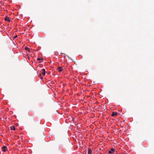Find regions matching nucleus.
<instances>
[{
    "label": "nucleus",
    "mask_w": 154,
    "mask_h": 154,
    "mask_svg": "<svg viewBox=\"0 0 154 154\" xmlns=\"http://www.w3.org/2000/svg\"><path fill=\"white\" fill-rule=\"evenodd\" d=\"M115 152V149H111L108 151L109 154H111Z\"/></svg>",
    "instance_id": "obj_1"
},
{
    "label": "nucleus",
    "mask_w": 154,
    "mask_h": 154,
    "mask_svg": "<svg viewBox=\"0 0 154 154\" xmlns=\"http://www.w3.org/2000/svg\"><path fill=\"white\" fill-rule=\"evenodd\" d=\"M2 149H3V151L5 152L6 151V150L7 149V148L6 146H4L2 147Z\"/></svg>",
    "instance_id": "obj_2"
},
{
    "label": "nucleus",
    "mask_w": 154,
    "mask_h": 154,
    "mask_svg": "<svg viewBox=\"0 0 154 154\" xmlns=\"http://www.w3.org/2000/svg\"><path fill=\"white\" fill-rule=\"evenodd\" d=\"M117 115V113L116 112H113L112 114V116H116Z\"/></svg>",
    "instance_id": "obj_3"
},
{
    "label": "nucleus",
    "mask_w": 154,
    "mask_h": 154,
    "mask_svg": "<svg viewBox=\"0 0 154 154\" xmlns=\"http://www.w3.org/2000/svg\"><path fill=\"white\" fill-rule=\"evenodd\" d=\"M42 74L43 75H45V69H42Z\"/></svg>",
    "instance_id": "obj_4"
},
{
    "label": "nucleus",
    "mask_w": 154,
    "mask_h": 154,
    "mask_svg": "<svg viewBox=\"0 0 154 154\" xmlns=\"http://www.w3.org/2000/svg\"><path fill=\"white\" fill-rule=\"evenodd\" d=\"M5 21H8V22H10V20L9 19V17H5Z\"/></svg>",
    "instance_id": "obj_5"
},
{
    "label": "nucleus",
    "mask_w": 154,
    "mask_h": 154,
    "mask_svg": "<svg viewBox=\"0 0 154 154\" xmlns=\"http://www.w3.org/2000/svg\"><path fill=\"white\" fill-rule=\"evenodd\" d=\"M58 71L60 72L62 71L63 70L62 67H59L58 68Z\"/></svg>",
    "instance_id": "obj_6"
},
{
    "label": "nucleus",
    "mask_w": 154,
    "mask_h": 154,
    "mask_svg": "<svg viewBox=\"0 0 154 154\" xmlns=\"http://www.w3.org/2000/svg\"><path fill=\"white\" fill-rule=\"evenodd\" d=\"M92 152V151L91 150V149L90 148H89L88 150V154H91Z\"/></svg>",
    "instance_id": "obj_7"
},
{
    "label": "nucleus",
    "mask_w": 154,
    "mask_h": 154,
    "mask_svg": "<svg viewBox=\"0 0 154 154\" xmlns=\"http://www.w3.org/2000/svg\"><path fill=\"white\" fill-rule=\"evenodd\" d=\"M10 128H11V130H15V127H14V126H11L10 127Z\"/></svg>",
    "instance_id": "obj_8"
},
{
    "label": "nucleus",
    "mask_w": 154,
    "mask_h": 154,
    "mask_svg": "<svg viewBox=\"0 0 154 154\" xmlns=\"http://www.w3.org/2000/svg\"><path fill=\"white\" fill-rule=\"evenodd\" d=\"M37 60H38V61H39V63H40L41 61L40 60H43V59L42 58H38L37 59Z\"/></svg>",
    "instance_id": "obj_9"
},
{
    "label": "nucleus",
    "mask_w": 154,
    "mask_h": 154,
    "mask_svg": "<svg viewBox=\"0 0 154 154\" xmlns=\"http://www.w3.org/2000/svg\"><path fill=\"white\" fill-rule=\"evenodd\" d=\"M25 50L27 51H29V49L27 47H25Z\"/></svg>",
    "instance_id": "obj_10"
},
{
    "label": "nucleus",
    "mask_w": 154,
    "mask_h": 154,
    "mask_svg": "<svg viewBox=\"0 0 154 154\" xmlns=\"http://www.w3.org/2000/svg\"><path fill=\"white\" fill-rule=\"evenodd\" d=\"M17 37V35H16L14 37V38H15L16 37Z\"/></svg>",
    "instance_id": "obj_11"
},
{
    "label": "nucleus",
    "mask_w": 154,
    "mask_h": 154,
    "mask_svg": "<svg viewBox=\"0 0 154 154\" xmlns=\"http://www.w3.org/2000/svg\"><path fill=\"white\" fill-rule=\"evenodd\" d=\"M39 76H41V73H40L39 75Z\"/></svg>",
    "instance_id": "obj_12"
},
{
    "label": "nucleus",
    "mask_w": 154,
    "mask_h": 154,
    "mask_svg": "<svg viewBox=\"0 0 154 154\" xmlns=\"http://www.w3.org/2000/svg\"><path fill=\"white\" fill-rule=\"evenodd\" d=\"M41 79H43V78H42V77H41Z\"/></svg>",
    "instance_id": "obj_13"
}]
</instances>
